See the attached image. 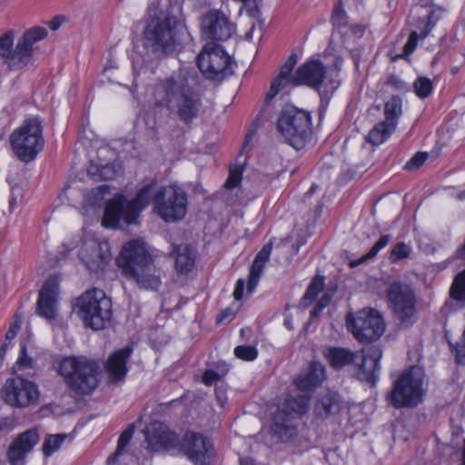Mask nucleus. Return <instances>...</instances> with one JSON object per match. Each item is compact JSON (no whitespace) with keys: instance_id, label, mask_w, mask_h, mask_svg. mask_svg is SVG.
Wrapping results in <instances>:
<instances>
[{"instance_id":"obj_18","label":"nucleus","mask_w":465,"mask_h":465,"mask_svg":"<svg viewBox=\"0 0 465 465\" xmlns=\"http://www.w3.org/2000/svg\"><path fill=\"white\" fill-rule=\"evenodd\" d=\"M59 277L51 275L42 286L37 300V313L46 319L54 320L57 315Z\"/></svg>"},{"instance_id":"obj_14","label":"nucleus","mask_w":465,"mask_h":465,"mask_svg":"<svg viewBox=\"0 0 465 465\" xmlns=\"http://www.w3.org/2000/svg\"><path fill=\"white\" fill-rule=\"evenodd\" d=\"M202 35L210 43L227 41L235 32V27L221 11L211 10L202 18Z\"/></svg>"},{"instance_id":"obj_24","label":"nucleus","mask_w":465,"mask_h":465,"mask_svg":"<svg viewBox=\"0 0 465 465\" xmlns=\"http://www.w3.org/2000/svg\"><path fill=\"white\" fill-rule=\"evenodd\" d=\"M297 63L296 54H291L285 63L281 66L280 73L275 77L272 84L270 90L265 95V101L270 102L278 93L286 89L289 86H297L296 84V72L292 74V70Z\"/></svg>"},{"instance_id":"obj_25","label":"nucleus","mask_w":465,"mask_h":465,"mask_svg":"<svg viewBox=\"0 0 465 465\" xmlns=\"http://www.w3.org/2000/svg\"><path fill=\"white\" fill-rule=\"evenodd\" d=\"M180 450L194 463H203L208 451L205 438L199 433L187 431L178 444Z\"/></svg>"},{"instance_id":"obj_29","label":"nucleus","mask_w":465,"mask_h":465,"mask_svg":"<svg viewBox=\"0 0 465 465\" xmlns=\"http://www.w3.org/2000/svg\"><path fill=\"white\" fill-rule=\"evenodd\" d=\"M341 409V400L337 392L327 391L321 394L314 406L315 415L326 418L335 415Z\"/></svg>"},{"instance_id":"obj_30","label":"nucleus","mask_w":465,"mask_h":465,"mask_svg":"<svg viewBox=\"0 0 465 465\" xmlns=\"http://www.w3.org/2000/svg\"><path fill=\"white\" fill-rule=\"evenodd\" d=\"M172 253L175 257V269L179 273L186 274L193 270L194 266L195 253L190 245L173 244Z\"/></svg>"},{"instance_id":"obj_20","label":"nucleus","mask_w":465,"mask_h":465,"mask_svg":"<svg viewBox=\"0 0 465 465\" xmlns=\"http://www.w3.org/2000/svg\"><path fill=\"white\" fill-rule=\"evenodd\" d=\"M48 32L45 27L34 26L25 31L17 39L15 58L20 63L21 69L30 63L35 49V45L46 38Z\"/></svg>"},{"instance_id":"obj_34","label":"nucleus","mask_w":465,"mask_h":465,"mask_svg":"<svg viewBox=\"0 0 465 465\" xmlns=\"http://www.w3.org/2000/svg\"><path fill=\"white\" fill-rule=\"evenodd\" d=\"M324 286V277L315 275L302 296L300 305L303 308L309 307L315 301L319 293L322 292Z\"/></svg>"},{"instance_id":"obj_48","label":"nucleus","mask_w":465,"mask_h":465,"mask_svg":"<svg viewBox=\"0 0 465 465\" xmlns=\"http://www.w3.org/2000/svg\"><path fill=\"white\" fill-rule=\"evenodd\" d=\"M427 158H428V153H417L405 164V169L409 170V171L417 169L424 163V162L427 160Z\"/></svg>"},{"instance_id":"obj_49","label":"nucleus","mask_w":465,"mask_h":465,"mask_svg":"<svg viewBox=\"0 0 465 465\" xmlns=\"http://www.w3.org/2000/svg\"><path fill=\"white\" fill-rule=\"evenodd\" d=\"M242 4L250 16L254 18L259 16L260 9L257 0H243Z\"/></svg>"},{"instance_id":"obj_38","label":"nucleus","mask_w":465,"mask_h":465,"mask_svg":"<svg viewBox=\"0 0 465 465\" xmlns=\"http://www.w3.org/2000/svg\"><path fill=\"white\" fill-rule=\"evenodd\" d=\"M450 296L465 306V269L455 277L450 289Z\"/></svg>"},{"instance_id":"obj_35","label":"nucleus","mask_w":465,"mask_h":465,"mask_svg":"<svg viewBox=\"0 0 465 465\" xmlns=\"http://www.w3.org/2000/svg\"><path fill=\"white\" fill-rule=\"evenodd\" d=\"M393 124L386 121L378 123L369 133L368 141L372 144H381L383 143L395 130Z\"/></svg>"},{"instance_id":"obj_5","label":"nucleus","mask_w":465,"mask_h":465,"mask_svg":"<svg viewBox=\"0 0 465 465\" xmlns=\"http://www.w3.org/2000/svg\"><path fill=\"white\" fill-rule=\"evenodd\" d=\"M59 373L75 395L85 396L98 387L102 369L97 361L86 357H68L61 361Z\"/></svg>"},{"instance_id":"obj_33","label":"nucleus","mask_w":465,"mask_h":465,"mask_svg":"<svg viewBox=\"0 0 465 465\" xmlns=\"http://www.w3.org/2000/svg\"><path fill=\"white\" fill-rule=\"evenodd\" d=\"M110 186L103 184L87 192L84 197V207L95 209L102 206L104 197L109 193Z\"/></svg>"},{"instance_id":"obj_64","label":"nucleus","mask_w":465,"mask_h":465,"mask_svg":"<svg viewBox=\"0 0 465 465\" xmlns=\"http://www.w3.org/2000/svg\"><path fill=\"white\" fill-rule=\"evenodd\" d=\"M460 200H464L465 199V190L461 191L460 193H459L458 196H457Z\"/></svg>"},{"instance_id":"obj_59","label":"nucleus","mask_w":465,"mask_h":465,"mask_svg":"<svg viewBox=\"0 0 465 465\" xmlns=\"http://www.w3.org/2000/svg\"><path fill=\"white\" fill-rule=\"evenodd\" d=\"M11 429H12V425L9 423L7 419L0 420V431L10 430Z\"/></svg>"},{"instance_id":"obj_63","label":"nucleus","mask_w":465,"mask_h":465,"mask_svg":"<svg viewBox=\"0 0 465 465\" xmlns=\"http://www.w3.org/2000/svg\"><path fill=\"white\" fill-rule=\"evenodd\" d=\"M10 208L13 209L14 206L16 204V200L14 196L11 197L9 200Z\"/></svg>"},{"instance_id":"obj_31","label":"nucleus","mask_w":465,"mask_h":465,"mask_svg":"<svg viewBox=\"0 0 465 465\" xmlns=\"http://www.w3.org/2000/svg\"><path fill=\"white\" fill-rule=\"evenodd\" d=\"M15 33L12 30L5 32L0 36V57L7 61L11 70L21 69L20 63L16 60V45L14 48Z\"/></svg>"},{"instance_id":"obj_21","label":"nucleus","mask_w":465,"mask_h":465,"mask_svg":"<svg viewBox=\"0 0 465 465\" xmlns=\"http://www.w3.org/2000/svg\"><path fill=\"white\" fill-rule=\"evenodd\" d=\"M361 361L358 365L357 378L374 385L378 381L381 370L380 361L382 351L378 346H369L361 350Z\"/></svg>"},{"instance_id":"obj_40","label":"nucleus","mask_w":465,"mask_h":465,"mask_svg":"<svg viewBox=\"0 0 465 465\" xmlns=\"http://www.w3.org/2000/svg\"><path fill=\"white\" fill-rule=\"evenodd\" d=\"M67 437V434L47 435L42 446L44 456L50 457L54 451L58 450Z\"/></svg>"},{"instance_id":"obj_15","label":"nucleus","mask_w":465,"mask_h":465,"mask_svg":"<svg viewBox=\"0 0 465 465\" xmlns=\"http://www.w3.org/2000/svg\"><path fill=\"white\" fill-rule=\"evenodd\" d=\"M4 396L12 406L26 407L37 401L38 390L34 382L16 377L5 382Z\"/></svg>"},{"instance_id":"obj_27","label":"nucleus","mask_w":465,"mask_h":465,"mask_svg":"<svg viewBox=\"0 0 465 465\" xmlns=\"http://www.w3.org/2000/svg\"><path fill=\"white\" fill-rule=\"evenodd\" d=\"M272 250V243L268 242L265 245H263L262 250L256 254L254 261L252 262L250 268L249 279L247 283V291L249 292H252L255 290L256 286L258 285L264 266L266 262L269 261Z\"/></svg>"},{"instance_id":"obj_56","label":"nucleus","mask_w":465,"mask_h":465,"mask_svg":"<svg viewBox=\"0 0 465 465\" xmlns=\"http://www.w3.org/2000/svg\"><path fill=\"white\" fill-rule=\"evenodd\" d=\"M232 315L233 313L232 312V310L226 308L225 310L222 311V312L217 316L216 322L220 323L229 317L232 318Z\"/></svg>"},{"instance_id":"obj_12","label":"nucleus","mask_w":465,"mask_h":465,"mask_svg":"<svg viewBox=\"0 0 465 465\" xmlns=\"http://www.w3.org/2000/svg\"><path fill=\"white\" fill-rule=\"evenodd\" d=\"M346 324L353 337L361 343L377 341L385 331L383 317L375 309H362L356 314H348Z\"/></svg>"},{"instance_id":"obj_8","label":"nucleus","mask_w":465,"mask_h":465,"mask_svg":"<svg viewBox=\"0 0 465 465\" xmlns=\"http://www.w3.org/2000/svg\"><path fill=\"white\" fill-rule=\"evenodd\" d=\"M424 372L413 366L401 373L388 394L389 402L395 408L415 407L422 400Z\"/></svg>"},{"instance_id":"obj_23","label":"nucleus","mask_w":465,"mask_h":465,"mask_svg":"<svg viewBox=\"0 0 465 465\" xmlns=\"http://www.w3.org/2000/svg\"><path fill=\"white\" fill-rule=\"evenodd\" d=\"M435 12L431 11L424 17L417 19L416 29L412 30L409 35L407 43L403 46L401 54H397L392 60L406 59L411 54L414 52L417 47L418 41L425 39L431 29L436 25L437 19H434Z\"/></svg>"},{"instance_id":"obj_16","label":"nucleus","mask_w":465,"mask_h":465,"mask_svg":"<svg viewBox=\"0 0 465 465\" xmlns=\"http://www.w3.org/2000/svg\"><path fill=\"white\" fill-rule=\"evenodd\" d=\"M40 440L36 429H29L16 435L6 450V460L10 465H25L27 455Z\"/></svg>"},{"instance_id":"obj_6","label":"nucleus","mask_w":465,"mask_h":465,"mask_svg":"<svg viewBox=\"0 0 465 465\" xmlns=\"http://www.w3.org/2000/svg\"><path fill=\"white\" fill-rule=\"evenodd\" d=\"M112 301L105 292L93 288L83 292L75 301L74 312L84 326L94 331L104 330L113 316Z\"/></svg>"},{"instance_id":"obj_61","label":"nucleus","mask_w":465,"mask_h":465,"mask_svg":"<svg viewBox=\"0 0 465 465\" xmlns=\"http://www.w3.org/2000/svg\"><path fill=\"white\" fill-rule=\"evenodd\" d=\"M61 25V23L60 21L57 19V18H54L53 19L50 23H49V26L51 27L52 30H56L60 27Z\"/></svg>"},{"instance_id":"obj_41","label":"nucleus","mask_w":465,"mask_h":465,"mask_svg":"<svg viewBox=\"0 0 465 465\" xmlns=\"http://www.w3.org/2000/svg\"><path fill=\"white\" fill-rule=\"evenodd\" d=\"M88 174L94 180H112L116 175V171L112 164H105L102 166L91 165L87 171Z\"/></svg>"},{"instance_id":"obj_42","label":"nucleus","mask_w":465,"mask_h":465,"mask_svg":"<svg viewBox=\"0 0 465 465\" xmlns=\"http://www.w3.org/2000/svg\"><path fill=\"white\" fill-rule=\"evenodd\" d=\"M413 88L415 94L420 99H425L430 95L433 89V83L428 77L420 76L413 83Z\"/></svg>"},{"instance_id":"obj_13","label":"nucleus","mask_w":465,"mask_h":465,"mask_svg":"<svg viewBox=\"0 0 465 465\" xmlns=\"http://www.w3.org/2000/svg\"><path fill=\"white\" fill-rule=\"evenodd\" d=\"M200 71L210 79L223 80L233 74L234 61L215 43H207L197 56Z\"/></svg>"},{"instance_id":"obj_32","label":"nucleus","mask_w":465,"mask_h":465,"mask_svg":"<svg viewBox=\"0 0 465 465\" xmlns=\"http://www.w3.org/2000/svg\"><path fill=\"white\" fill-rule=\"evenodd\" d=\"M324 355L329 364L335 370H341L353 363L357 358L355 352L341 347L329 348L325 351Z\"/></svg>"},{"instance_id":"obj_39","label":"nucleus","mask_w":465,"mask_h":465,"mask_svg":"<svg viewBox=\"0 0 465 465\" xmlns=\"http://www.w3.org/2000/svg\"><path fill=\"white\" fill-rule=\"evenodd\" d=\"M134 434V425H129L120 435L117 442V447L114 452H113L107 459V463H114L117 458L124 451L126 446L131 440Z\"/></svg>"},{"instance_id":"obj_7","label":"nucleus","mask_w":465,"mask_h":465,"mask_svg":"<svg viewBox=\"0 0 465 465\" xmlns=\"http://www.w3.org/2000/svg\"><path fill=\"white\" fill-rule=\"evenodd\" d=\"M45 144L42 119L29 117L10 135V145L15 156L22 162L33 161Z\"/></svg>"},{"instance_id":"obj_50","label":"nucleus","mask_w":465,"mask_h":465,"mask_svg":"<svg viewBox=\"0 0 465 465\" xmlns=\"http://www.w3.org/2000/svg\"><path fill=\"white\" fill-rule=\"evenodd\" d=\"M221 375L213 370H206L203 374V382L205 385H212L213 382L219 381Z\"/></svg>"},{"instance_id":"obj_11","label":"nucleus","mask_w":465,"mask_h":465,"mask_svg":"<svg viewBox=\"0 0 465 465\" xmlns=\"http://www.w3.org/2000/svg\"><path fill=\"white\" fill-rule=\"evenodd\" d=\"M388 306L401 326L409 327L415 322L417 297L413 288L401 281L391 282L386 289Z\"/></svg>"},{"instance_id":"obj_62","label":"nucleus","mask_w":465,"mask_h":465,"mask_svg":"<svg viewBox=\"0 0 465 465\" xmlns=\"http://www.w3.org/2000/svg\"><path fill=\"white\" fill-rule=\"evenodd\" d=\"M240 465H256L251 459L244 458L241 460Z\"/></svg>"},{"instance_id":"obj_46","label":"nucleus","mask_w":465,"mask_h":465,"mask_svg":"<svg viewBox=\"0 0 465 465\" xmlns=\"http://www.w3.org/2000/svg\"><path fill=\"white\" fill-rule=\"evenodd\" d=\"M331 22L335 26L341 27L346 25L347 22V15L346 12L342 8L341 5L339 4L337 6H335L332 16H331Z\"/></svg>"},{"instance_id":"obj_51","label":"nucleus","mask_w":465,"mask_h":465,"mask_svg":"<svg viewBox=\"0 0 465 465\" xmlns=\"http://www.w3.org/2000/svg\"><path fill=\"white\" fill-rule=\"evenodd\" d=\"M15 318H16L15 322L10 326L9 330L5 333L6 341L13 340L16 336L17 332L19 331V330L21 328V321L17 320L16 314H15Z\"/></svg>"},{"instance_id":"obj_55","label":"nucleus","mask_w":465,"mask_h":465,"mask_svg":"<svg viewBox=\"0 0 465 465\" xmlns=\"http://www.w3.org/2000/svg\"><path fill=\"white\" fill-rule=\"evenodd\" d=\"M262 22H258V25H252L251 29L246 33L245 35V39L246 40H252V36H253V34L256 30L259 31V37H262Z\"/></svg>"},{"instance_id":"obj_58","label":"nucleus","mask_w":465,"mask_h":465,"mask_svg":"<svg viewBox=\"0 0 465 465\" xmlns=\"http://www.w3.org/2000/svg\"><path fill=\"white\" fill-rule=\"evenodd\" d=\"M9 343L5 341L3 343V345L0 347V368L2 367L3 365V362H4V359H5V352H6V350H7V347H8Z\"/></svg>"},{"instance_id":"obj_45","label":"nucleus","mask_w":465,"mask_h":465,"mask_svg":"<svg viewBox=\"0 0 465 465\" xmlns=\"http://www.w3.org/2000/svg\"><path fill=\"white\" fill-rule=\"evenodd\" d=\"M242 168L240 166L230 169L229 176L224 186L228 189L235 188L242 181Z\"/></svg>"},{"instance_id":"obj_36","label":"nucleus","mask_w":465,"mask_h":465,"mask_svg":"<svg viewBox=\"0 0 465 465\" xmlns=\"http://www.w3.org/2000/svg\"><path fill=\"white\" fill-rule=\"evenodd\" d=\"M384 114V121L389 124H393V126L396 127L398 119L401 114V99L399 96H392L385 104Z\"/></svg>"},{"instance_id":"obj_54","label":"nucleus","mask_w":465,"mask_h":465,"mask_svg":"<svg viewBox=\"0 0 465 465\" xmlns=\"http://www.w3.org/2000/svg\"><path fill=\"white\" fill-rule=\"evenodd\" d=\"M332 295H333V292L328 291V292H324L323 295L317 302V303L319 305H321L322 308H326L329 305V303L331 302Z\"/></svg>"},{"instance_id":"obj_19","label":"nucleus","mask_w":465,"mask_h":465,"mask_svg":"<svg viewBox=\"0 0 465 465\" xmlns=\"http://www.w3.org/2000/svg\"><path fill=\"white\" fill-rule=\"evenodd\" d=\"M145 440L152 450H170L179 444V437L163 422L153 421L144 430Z\"/></svg>"},{"instance_id":"obj_47","label":"nucleus","mask_w":465,"mask_h":465,"mask_svg":"<svg viewBox=\"0 0 465 465\" xmlns=\"http://www.w3.org/2000/svg\"><path fill=\"white\" fill-rule=\"evenodd\" d=\"M16 365L20 370L33 368L34 366V361L27 355L26 346L25 344L21 346V351Z\"/></svg>"},{"instance_id":"obj_4","label":"nucleus","mask_w":465,"mask_h":465,"mask_svg":"<svg viewBox=\"0 0 465 465\" xmlns=\"http://www.w3.org/2000/svg\"><path fill=\"white\" fill-rule=\"evenodd\" d=\"M122 273L134 281L140 288L157 290L162 282V271L155 266L147 244L141 239L125 243L116 258Z\"/></svg>"},{"instance_id":"obj_2","label":"nucleus","mask_w":465,"mask_h":465,"mask_svg":"<svg viewBox=\"0 0 465 465\" xmlns=\"http://www.w3.org/2000/svg\"><path fill=\"white\" fill-rule=\"evenodd\" d=\"M188 73L180 70L177 74L157 82L153 87V103L157 107H165L173 112L178 119L191 124L202 108L201 95L190 85Z\"/></svg>"},{"instance_id":"obj_53","label":"nucleus","mask_w":465,"mask_h":465,"mask_svg":"<svg viewBox=\"0 0 465 465\" xmlns=\"http://www.w3.org/2000/svg\"><path fill=\"white\" fill-rule=\"evenodd\" d=\"M388 84L391 85V86H393L395 87L396 89H399V90H403L406 88V84L404 81H402L401 78H399L398 76L396 75H391L389 78H388Z\"/></svg>"},{"instance_id":"obj_17","label":"nucleus","mask_w":465,"mask_h":465,"mask_svg":"<svg viewBox=\"0 0 465 465\" xmlns=\"http://www.w3.org/2000/svg\"><path fill=\"white\" fill-rule=\"evenodd\" d=\"M79 256L86 268L91 272L103 270L111 261V252L107 242L90 240L85 242Z\"/></svg>"},{"instance_id":"obj_57","label":"nucleus","mask_w":465,"mask_h":465,"mask_svg":"<svg viewBox=\"0 0 465 465\" xmlns=\"http://www.w3.org/2000/svg\"><path fill=\"white\" fill-rule=\"evenodd\" d=\"M338 85H339V83H338V82L334 81L333 79H331V80L329 81V84H327V88H328V89H327V90H325L324 92H325L326 94H328V93H333V92L337 89Z\"/></svg>"},{"instance_id":"obj_1","label":"nucleus","mask_w":465,"mask_h":465,"mask_svg":"<svg viewBox=\"0 0 465 465\" xmlns=\"http://www.w3.org/2000/svg\"><path fill=\"white\" fill-rule=\"evenodd\" d=\"M150 203L154 212L165 222L182 220L187 213V194L180 187L158 186L151 183L143 186L133 200L120 194L111 199L104 209L103 226L117 228L121 221L126 224L137 223L140 213Z\"/></svg>"},{"instance_id":"obj_28","label":"nucleus","mask_w":465,"mask_h":465,"mask_svg":"<svg viewBox=\"0 0 465 465\" xmlns=\"http://www.w3.org/2000/svg\"><path fill=\"white\" fill-rule=\"evenodd\" d=\"M324 377V367L318 362H312L309 371L305 375L296 378L294 383L298 390L310 392L322 384Z\"/></svg>"},{"instance_id":"obj_37","label":"nucleus","mask_w":465,"mask_h":465,"mask_svg":"<svg viewBox=\"0 0 465 465\" xmlns=\"http://www.w3.org/2000/svg\"><path fill=\"white\" fill-rule=\"evenodd\" d=\"M390 241H391V236L389 234L381 235L380 237V239L373 244V246L371 248V250L366 254L362 255L358 260L351 261L350 262V266L351 268H354L371 259H373L381 250H382L385 246L388 245Z\"/></svg>"},{"instance_id":"obj_9","label":"nucleus","mask_w":465,"mask_h":465,"mask_svg":"<svg viewBox=\"0 0 465 465\" xmlns=\"http://www.w3.org/2000/svg\"><path fill=\"white\" fill-rule=\"evenodd\" d=\"M312 118L308 112L292 106L284 107L278 118L277 129L286 142L299 150L309 139Z\"/></svg>"},{"instance_id":"obj_43","label":"nucleus","mask_w":465,"mask_h":465,"mask_svg":"<svg viewBox=\"0 0 465 465\" xmlns=\"http://www.w3.org/2000/svg\"><path fill=\"white\" fill-rule=\"evenodd\" d=\"M411 248L405 242L396 243L390 254V261L395 263L402 259H406L410 256Z\"/></svg>"},{"instance_id":"obj_22","label":"nucleus","mask_w":465,"mask_h":465,"mask_svg":"<svg viewBox=\"0 0 465 465\" xmlns=\"http://www.w3.org/2000/svg\"><path fill=\"white\" fill-rule=\"evenodd\" d=\"M326 67L320 60H309L296 70V84L308 85L322 94V87L326 79Z\"/></svg>"},{"instance_id":"obj_10","label":"nucleus","mask_w":465,"mask_h":465,"mask_svg":"<svg viewBox=\"0 0 465 465\" xmlns=\"http://www.w3.org/2000/svg\"><path fill=\"white\" fill-rule=\"evenodd\" d=\"M310 397L303 394L289 396L278 408L272 417V432L282 441H287L296 436L294 415L306 413Z\"/></svg>"},{"instance_id":"obj_52","label":"nucleus","mask_w":465,"mask_h":465,"mask_svg":"<svg viewBox=\"0 0 465 465\" xmlns=\"http://www.w3.org/2000/svg\"><path fill=\"white\" fill-rule=\"evenodd\" d=\"M244 286H245L244 280L239 279L236 282V285H235V288L233 291V297L236 301H240L242 298Z\"/></svg>"},{"instance_id":"obj_3","label":"nucleus","mask_w":465,"mask_h":465,"mask_svg":"<svg viewBox=\"0 0 465 465\" xmlns=\"http://www.w3.org/2000/svg\"><path fill=\"white\" fill-rule=\"evenodd\" d=\"M185 25L176 16L149 8V19L143 32V46L156 56L173 53L189 39Z\"/></svg>"},{"instance_id":"obj_26","label":"nucleus","mask_w":465,"mask_h":465,"mask_svg":"<svg viewBox=\"0 0 465 465\" xmlns=\"http://www.w3.org/2000/svg\"><path fill=\"white\" fill-rule=\"evenodd\" d=\"M133 349L125 347L114 351L109 356L105 363V371L108 374L109 382H117L124 380L127 373V361L132 354Z\"/></svg>"},{"instance_id":"obj_60","label":"nucleus","mask_w":465,"mask_h":465,"mask_svg":"<svg viewBox=\"0 0 465 465\" xmlns=\"http://www.w3.org/2000/svg\"><path fill=\"white\" fill-rule=\"evenodd\" d=\"M324 308H322L321 305H319L318 303H316V306L314 307V309L311 312V316L312 318H317L320 316V314L322 313V310Z\"/></svg>"},{"instance_id":"obj_44","label":"nucleus","mask_w":465,"mask_h":465,"mask_svg":"<svg viewBox=\"0 0 465 465\" xmlns=\"http://www.w3.org/2000/svg\"><path fill=\"white\" fill-rule=\"evenodd\" d=\"M234 354L239 359L253 361L257 358L258 351L253 346L240 345L234 349Z\"/></svg>"}]
</instances>
